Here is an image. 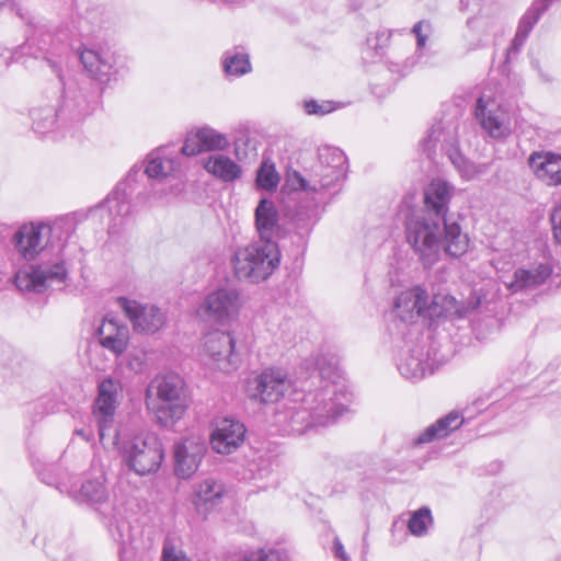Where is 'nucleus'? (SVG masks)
<instances>
[{
	"instance_id": "nucleus-42",
	"label": "nucleus",
	"mask_w": 561,
	"mask_h": 561,
	"mask_svg": "<svg viewBox=\"0 0 561 561\" xmlns=\"http://www.w3.org/2000/svg\"><path fill=\"white\" fill-rule=\"evenodd\" d=\"M467 25L480 35H488L494 26V21L485 16H474L467 21Z\"/></svg>"
},
{
	"instance_id": "nucleus-39",
	"label": "nucleus",
	"mask_w": 561,
	"mask_h": 561,
	"mask_svg": "<svg viewBox=\"0 0 561 561\" xmlns=\"http://www.w3.org/2000/svg\"><path fill=\"white\" fill-rule=\"evenodd\" d=\"M279 182V176L273 163L263 162L257 171L256 183L260 187L272 191Z\"/></svg>"
},
{
	"instance_id": "nucleus-8",
	"label": "nucleus",
	"mask_w": 561,
	"mask_h": 561,
	"mask_svg": "<svg viewBox=\"0 0 561 561\" xmlns=\"http://www.w3.org/2000/svg\"><path fill=\"white\" fill-rule=\"evenodd\" d=\"M279 262L280 252L275 241H255L239 248L231 260L236 277L250 283L265 280Z\"/></svg>"
},
{
	"instance_id": "nucleus-54",
	"label": "nucleus",
	"mask_w": 561,
	"mask_h": 561,
	"mask_svg": "<svg viewBox=\"0 0 561 561\" xmlns=\"http://www.w3.org/2000/svg\"><path fill=\"white\" fill-rule=\"evenodd\" d=\"M7 0H0V5H2Z\"/></svg>"
},
{
	"instance_id": "nucleus-35",
	"label": "nucleus",
	"mask_w": 561,
	"mask_h": 561,
	"mask_svg": "<svg viewBox=\"0 0 561 561\" xmlns=\"http://www.w3.org/2000/svg\"><path fill=\"white\" fill-rule=\"evenodd\" d=\"M30 115L33 121V129L37 134H46L55 127L57 112L53 105L34 107Z\"/></svg>"
},
{
	"instance_id": "nucleus-46",
	"label": "nucleus",
	"mask_w": 561,
	"mask_h": 561,
	"mask_svg": "<svg viewBox=\"0 0 561 561\" xmlns=\"http://www.w3.org/2000/svg\"><path fill=\"white\" fill-rule=\"evenodd\" d=\"M162 558L163 561H190L182 551L169 547L163 548Z\"/></svg>"
},
{
	"instance_id": "nucleus-17",
	"label": "nucleus",
	"mask_w": 561,
	"mask_h": 561,
	"mask_svg": "<svg viewBox=\"0 0 561 561\" xmlns=\"http://www.w3.org/2000/svg\"><path fill=\"white\" fill-rule=\"evenodd\" d=\"M204 351L222 371L237 368L239 356L236 352V341L229 332L213 331L205 336Z\"/></svg>"
},
{
	"instance_id": "nucleus-24",
	"label": "nucleus",
	"mask_w": 561,
	"mask_h": 561,
	"mask_svg": "<svg viewBox=\"0 0 561 561\" xmlns=\"http://www.w3.org/2000/svg\"><path fill=\"white\" fill-rule=\"evenodd\" d=\"M46 225H24L14 233V244L25 260H33L43 249V233L49 232Z\"/></svg>"
},
{
	"instance_id": "nucleus-16",
	"label": "nucleus",
	"mask_w": 561,
	"mask_h": 561,
	"mask_svg": "<svg viewBox=\"0 0 561 561\" xmlns=\"http://www.w3.org/2000/svg\"><path fill=\"white\" fill-rule=\"evenodd\" d=\"M476 117L482 128L494 139L505 138L511 134L507 113L491 96L482 95L478 99Z\"/></svg>"
},
{
	"instance_id": "nucleus-26",
	"label": "nucleus",
	"mask_w": 561,
	"mask_h": 561,
	"mask_svg": "<svg viewBox=\"0 0 561 561\" xmlns=\"http://www.w3.org/2000/svg\"><path fill=\"white\" fill-rule=\"evenodd\" d=\"M305 398L314 399V403L319 405L318 413L323 416H330V422L327 426H330L335 423L339 416H341L346 411L347 398L344 399L337 390L331 389L329 387H322L317 392H309Z\"/></svg>"
},
{
	"instance_id": "nucleus-48",
	"label": "nucleus",
	"mask_w": 561,
	"mask_h": 561,
	"mask_svg": "<svg viewBox=\"0 0 561 561\" xmlns=\"http://www.w3.org/2000/svg\"><path fill=\"white\" fill-rule=\"evenodd\" d=\"M333 551H334V556L336 558L341 559L342 561L350 560V558L344 549L343 543L341 542V540L337 537H335V539H334Z\"/></svg>"
},
{
	"instance_id": "nucleus-51",
	"label": "nucleus",
	"mask_w": 561,
	"mask_h": 561,
	"mask_svg": "<svg viewBox=\"0 0 561 561\" xmlns=\"http://www.w3.org/2000/svg\"><path fill=\"white\" fill-rule=\"evenodd\" d=\"M47 62H48L49 67L51 68L53 72H55L57 75V77L61 80L60 66L56 61L50 60V59H47Z\"/></svg>"
},
{
	"instance_id": "nucleus-10",
	"label": "nucleus",
	"mask_w": 561,
	"mask_h": 561,
	"mask_svg": "<svg viewBox=\"0 0 561 561\" xmlns=\"http://www.w3.org/2000/svg\"><path fill=\"white\" fill-rule=\"evenodd\" d=\"M304 398L300 403H295L284 409H278L274 414V423L288 434H305L310 428L327 427L330 416H323L317 411L320 408L314 399Z\"/></svg>"
},
{
	"instance_id": "nucleus-52",
	"label": "nucleus",
	"mask_w": 561,
	"mask_h": 561,
	"mask_svg": "<svg viewBox=\"0 0 561 561\" xmlns=\"http://www.w3.org/2000/svg\"><path fill=\"white\" fill-rule=\"evenodd\" d=\"M47 38L43 39V45L38 47L41 51L47 50L48 41L50 39V35H46Z\"/></svg>"
},
{
	"instance_id": "nucleus-11",
	"label": "nucleus",
	"mask_w": 561,
	"mask_h": 561,
	"mask_svg": "<svg viewBox=\"0 0 561 561\" xmlns=\"http://www.w3.org/2000/svg\"><path fill=\"white\" fill-rule=\"evenodd\" d=\"M122 382L111 376L102 379L98 385V397L93 405V416L98 423L100 442L105 445L107 436L113 433V422L118 407V396Z\"/></svg>"
},
{
	"instance_id": "nucleus-2",
	"label": "nucleus",
	"mask_w": 561,
	"mask_h": 561,
	"mask_svg": "<svg viewBox=\"0 0 561 561\" xmlns=\"http://www.w3.org/2000/svg\"><path fill=\"white\" fill-rule=\"evenodd\" d=\"M346 174V157L344 152L331 146L318 149V158L304 172L287 173V183L295 191H304L311 195H322L335 187Z\"/></svg>"
},
{
	"instance_id": "nucleus-36",
	"label": "nucleus",
	"mask_w": 561,
	"mask_h": 561,
	"mask_svg": "<svg viewBox=\"0 0 561 561\" xmlns=\"http://www.w3.org/2000/svg\"><path fill=\"white\" fill-rule=\"evenodd\" d=\"M224 70L228 76H243L251 71L249 56L237 50H229L222 60Z\"/></svg>"
},
{
	"instance_id": "nucleus-25",
	"label": "nucleus",
	"mask_w": 561,
	"mask_h": 561,
	"mask_svg": "<svg viewBox=\"0 0 561 561\" xmlns=\"http://www.w3.org/2000/svg\"><path fill=\"white\" fill-rule=\"evenodd\" d=\"M551 274V265L540 263L533 268H517L514 272L513 279L505 285L512 293L529 291L546 283Z\"/></svg>"
},
{
	"instance_id": "nucleus-14",
	"label": "nucleus",
	"mask_w": 561,
	"mask_h": 561,
	"mask_svg": "<svg viewBox=\"0 0 561 561\" xmlns=\"http://www.w3.org/2000/svg\"><path fill=\"white\" fill-rule=\"evenodd\" d=\"M291 381L282 369H265L248 383V396L257 403H276L289 390Z\"/></svg>"
},
{
	"instance_id": "nucleus-49",
	"label": "nucleus",
	"mask_w": 561,
	"mask_h": 561,
	"mask_svg": "<svg viewBox=\"0 0 561 561\" xmlns=\"http://www.w3.org/2000/svg\"><path fill=\"white\" fill-rule=\"evenodd\" d=\"M11 58L12 54L9 49L0 48V72L8 68Z\"/></svg>"
},
{
	"instance_id": "nucleus-41",
	"label": "nucleus",
	"mask_w": 561,
	"mask_h": 561,
	"mask_svg": "<svg viewBox=\"0 0 561 561\" xmlns=\"http://www.w3.org/2000/svg\"><path fill=\"white\" fill-rule=\"evenodd\" d=\"M302 106L308 115L317 116H323L336 110V106L332 101L318 102L316 100H307L304 102Z\"/></svg>"
},
{
	"instance_id": "nucleus-50",
	"label": "nucleus",
	"mask_w": 561,
	"mask_h": 561,
	"mask_svg": "<svg viewBox=\"0 0 561 561\" xmlns=\"http://www.w3.org/2000/svg\"><path fill=\"white\" fill-rule=\"evenodd\" d=\"M75 434L80 436L85 442H90L92 438V432L90 430H84V428L76 430Z\"/></svg>"
},
{
	"instance_id": "nucleus-43",
	"label": "nucleus",
	"mask_w": 561,
	"mask_h": 561,
	"mask_svg": "<svg viewBox=\"0 0 561 561\" xmlns=\"http://www.w3.org/2000/svg\"><path fill=\"white\" fill-rule=\"evenodd\" d=\"M202 144L197 138V131H192L186 136V139L181 148V153L187 157L196 156L203 152Z\"/></svg>"
},
{
	"instance_id": "nucleus-22",
	"label": "nucleus",
	"mask_w": 561,
	"mask_h": 561,
	"mask_svg": "<svg viewBox=\"0 0 561 561\" xmlns=\"http://www.w3.org/2000/svg\"><path fill=\"white\" fill-rule=\"evenodd\" d=\"M528 165L536 178L546 185H561V154L535 151L528 158Z\"/></svg>"
},
{
	"instance_id": "nucleus-38",
	"label": "nucleus",
	"mask_w": 561,
	"mask_h": 561,
	"mask_svg": "<svg viewBox=\"0 0 561 561\" xmlns=\"http://www.w3.org/2000/svg\"><path fill=\"white\" fill-rule=\"evenodd\" d=\"M433 522L431 510L421 507L415 511L409 519L408 528L414 536H423L427 531L428 525Z\"/></svg>"
},
{
	"instance_id": "nucleus-53",
	"label": "nucleus",
	"mask_w": 561,
	"mask_h": 561,
	"mask_svg": "<svg viewBox=\"0 0 561 561\" xmlns=\"http://www.w3.org/2000/svg\"><path fill=\"white\" fill-rule=\"evenodd\" d=\"M35 41H36V38L34 36L27 38V43H28L30 46L34 45Z\"/></svg>"
},
{
	"instance_id": "nucleus-20",
	"label": "nucleus",
	"mask_w": 561,
	"mask_h": 561,
	"mask_svg": "<svg viewBox=\"0 0 561 561\" xmlns=\"http://www.w3.org/2000/svg\"><path fill=\"white\" fill-rule=\"evenodd\" d=\"M245 427L239 421L224 417L216 422L210 436L213 449L222 455L233 453L244 440Z\"/></svg>"
},
{
	"instance_id": "nucleus-28",
	"label": "nucleus",
	"mask_w": 561,
	"mask_h": 561,
	"mask_svg": "<svg viewBox=\"0 0 561 561\" xmlns=\"http://www.w3.org/2000/svg\"><path fill=\"white\" fill-rule=\"evenodd\" d=\"M80 60L85 70L100 81L108 80L113 73L115 57L111 51H96L83 49L80 53Z\"/></svg>"
},
{
	"instance_id": "nucleus-6",
	"label": "nucleus",
	"mask_w": 561,
	"mask_h": 561,
	"mask_svg": "<svg viewBox=\"0 0 561 561\" xmlns=\"http://www.w3.org/2000/svg\"><path fill=\"white\" fill-rule=\"evenodd\" d=\"M405 239L425 267L435 264L445 249L443 221L425 211H412L405 218Z\"/></svg>"
},
{
	"instance_id": "nucleus-13",
	"label": "nucleus",
	"mask_w": 561,
	"mask_h": 561,
	"mask_svg": "<svg viewBox=\"0 0 561 561\" xmlns=\"http://www.w3.org/2000/svg\"><path fill=\"white\" fill-rule=\"evenodd\" d=\"M67 275L62 260L51 266L32 265L28 268L19 270L14 275V284L22 293L42 294L55 284H64Z\"/></svg>"
},
{
	"instance_id": "nucleus-40",
	"label": "nucleus",
	"mask_w": 561,
	"mask_h": 561,
	"mask_svg": "<svg viewBox=\"0 0 561 561\" xmlns=\"http://www.w3.org/2000/svg\"><path fill=\"white\" fill-rule=\"evenodd\" d=\"M411 32L416 38V48L420 50L426 46L427 39L433 33V26L430 21L422 20L414 24Z\"/></svg>"
},
{
	"instance_id": "nucleus-31",
	"label": "nucleus",
	"mask_w": 561,
	"mask_h": 561,
	"mask_svg": "<svg viewBox=\"0 0 561 561\" xmlns=\"http://www.w3.org/2000/svg\"><path fill=\"white\" fill-rule=\"evenodd\" d=\"M181 162L178 156L165 157L162 151L151 152L146 160L145 173L150 179L162 180L180 170Z\"/></svg>"
},
{
	"instance_id": "nucleus-34",
	"label": "nucleus",
	"mask_w": 561,
	"mask_h": 561,
	"mask_svg": "<svg viewBox=\"0 0 561 561\" xmlns=\"http://www.w3.org/2000/svg\"><path fill=\"white\" fill-rule=\"evenodd\" d=\"M106 205L111 216H113L114 224L110 226V230L122 225L123 218L130 214V203L127 201L126 194L121 191L113 192L106 199Z\"/></svg>"
},
{
	"instance_id": "nucleus-29",
	"label": "nucleus",
	"mask_w": 561,
	"mask_h": 561,
	"mask_svg": "<svg viewBox=\"0 0 561 561\" xmlns=\"http://www.w3.org/2000/svg\"><path fill=\"white\" fill-rule=\"evenodd\" d=\"M550 8L545 0H534L527 11L519 19L515 36L512 41V48L519 50L526 43L534 26L538 23L542 14Z\"/></svg>"
},
{
	"instance_id": "nucleus-3",
	"label": "nucleus",
	"mask_w": 561,
	"mask_h": 561,
	"mask_svg": "<svg viewBox=\"0 0 561 561\" xmlns=\"http://www.w3.org/2000/svg\"><path fill=\"white\" fill-rule=\"evenodd\" d=\"M107 437L118 448L125 466L138 476L153 473L160 468L164 449L157 434L140 432L127 437L123 432L114 430Z\"/></svg>"
},
{
	"instance_id": "nucleus-33",
	"label": "nucleus",
	"mask_w": 561,
	"mask_h": 561,
	"mask_svg": "<svg viewBox=\"0 0 561 561\" xmlns=\"http://www.w3.org/2000/svg\"><path fill=\"white\" fill-rule=\"evenodd\" d=\"M314 365V373H317V377L327 382L324 387H329L331 389L335 388L337 393L346 399V392L336 381L340 378L337 357L333 354H322L316 358Z\"/></svg>"
},
{
	"instance_id": "nucleus-1",
	"label": "nucleus",
	"mask_w": 561,
	"mask_h": 561,
	"mask_svg": "<svg viewBox=\"0 0 561 561\" xmlns=\"http://www.w3.org/2000/svg\"><path fill=\"white\" fill-rule=\"evenodd\" d=\"M466 313L467 308L449 294L437 293L430 299L425 289L413 286L396 298L389 332L403 340L408 334L413 340L423 336L425 320H455L463 318Z\"/></svg>"
},
{
	"instance_id": "nucleus-32",
	"label": "nucleus",
	"mask_w": 561,
	"mask_h": 561,
	"mask_svg": "<svg viewBox=\"0 0 561 561\" xmlns=\"http://www.w3.org/2000/svg\"><path fill=\"white\" fill-rule=\"evenodd\" d=\"M204 169L224 182H233L242 175L240 165L225 154L208 157L204 161Z\"/></svg>"
},
{
	"instance_id": "nucleus-7",
	"label": "nucleus",
	"mask_w": 561,
	"mask_h": 561,
	"mask_svg": "<svg viewBox=\"0 0 561 561\" xmlns=\"http://www.w3.org/2000/svg\"><path fill=\"white\" fill-rule=\"evenodd\" d=\"M423 152L434 158L438 152L445 153L460 175L471 180L483 172L482 167L468 161L458 150V123L442 119L431 127L421 142Z\"/></svg>"
},
{
	"instance_id": "nucleus-30",
	"label": "nucleus",
	"mask_w": 561,
	"mask_h": 561,
	"mask_svg": "<svg viewBox=\"0 0 561 561\" xmlns=\"http://www.w3.org/2000/svg\"><path fill=\"white\" fill-rule=\"evenodd\" d=\"M463 419L457 411H451L447 415L438 419L435 423L427 426L415 439L414 445L420 446L448 436L451 432L459 428Z\"/></svg>"
},
{
	"instance_id": "nucleus-9",
	"label": "nucleus",
	"mask_w": 561,
	"mask_h": 561,
	"mask_svg": "<svg viewBox=\"0 0 561 561\" xmlns=\"http://www.w3.org/2000/svg\"><path fill=\"white\" fill-rule=\"evenodd\" d=\"M243 307L240 290L233 286H221L205 296L197 308V314L221 325L234 321Z\"/></svg>"
},
{
	"instance_id": "nucleus-5",
	"label": "nucleus",
	"mask_w": 561,
	"mask_h": 561,
	"mask_svg": "<svg viewBox=\"0 0 561 561\" xmlns=\"http://www.w3.org/2000/svg\"><path fill=\"white\" fill-rule=\"evenodd\" d=\"M453 187L445 181L433 180L424 190V209L427 216H432L443 221L445 231V253L453 257L465 254L468 250L469 239L462 232L461 227L456 221H449L446 218L448 204L451 198Z\"/></svg>"
},
{
	"instance_id": "nucleus-21",
	"label": "nucleus",
	"mask_w": 561,
	"mask_h": 561,
	"mask_svg": "<svg viewBox=\"0 0 561 561\" xmlns=\"http://www.w3.org/2000/svg\"><path fill=\"white\" fill-rule=\"evenodd\" d=\"M100 344L115 355L123 354L129 342V329L112 314L104 317L98 329Z\"/></svg>"
},
{
	"instance_id": "nucleus-18",
	"label": "nucleus",
	"mask_w": 561,
	"mask_h": 561,
	"mask_svg": "<svg viewBox=\"0 0 561 561\" xmlns=\"http://www.w3.org/2000/svg\"><path fill=\"white\" fill-rule=\"evenodd\" d=\"M207 450L204 438L192 435L183 438L174 446L175 473L178 477L190 478L197 469Z\"/></svg>"
},
{
	"instance_id": "nucleus-19",
	"label": "nucleus",
	"mask_w": 561,
	"mask_h": 561,
	"mask_svg": "<svg viewBox=\"0 0 561 561\" xmlns=\"http://www.w3.org/2000/svg\"><path fill=\"white\" fill-rule=\"evenodd\" d=\"M57 489L60 493H66L77 504H85L96 511L108 506L110 493L103 478L89 479L80 485L59 484Z\"/></svg>"
},
{
	"instance_id": "nucleus-47",
	"label": "nucleus",
	"mask_w": 561,
	"mask_h": 561,
	"mask_svg": "<svg viewBox=\"0 0 561 561\" xmlns=\"http://www.w3.org/2000/svg\"><path fill=\"white\" fill-rule=\"evenodd\" d=\"M79 99L80 100L76 104H72V102L68 100V98H66L64 102V106L69 111L73 112V117H81L85 114V111L82 106V104L84 103V99L81 95L79 96Z\"/></svg>"
},
{
	"instance_id": "nucleus-44",
	"label": "nucleus",
	"mask_w": 561,
	"mask_h": 561,
	"mask_svg": "<svg viewBox=\"0 0 561 561\" xmlns=\"http://www.w3.org/2000/svg\"><path fill=\"white\" fill-rule=\"evenodd\" d=\"M553 238L557 243L561 244V203L557 204L550 215Z\"/></svg>"
},
{
	"instance_id": "nucleus-45",
	"label": "nucleus",
	"mask_w": 561,
	"mask_h": 561,
	"mask_svg": "<svg viewBox=\"0 0 561 561\" xmlns=\"http://www.w3.org/2000/svg\"><path fill=\"white\" fill-rule=\"evenodd\" d=\"M243 561H283L282 553L277 550H260Z\"/></svg>"
},
{
	"instance_id": "nucleus-4",
	"label": "nucleus",
	"mask_w": 561,
	"mask_h": 561,
	"mask_svg": "<svg viewBox=\"0 0 561 561\" xmlns=\"http://www.w3.org/2000/svg\"><path fill=\"white\" fill-rule=\"evenodd\" d=\"M185 381L175 374L156 376L147 389V407L162 426L180 420L186 410Z\"/></svg>"
},
{
	"instance_id": "nucleus-12",
	"label": "nucleus",
	"mask_w": 561,
	"mask_h": 561,
	"mask_svg": "<svg viewBox=\"0 0 561 561\" xmlns=\"http://www.w3.org/2000/svg\"><path fill=\"white\" fill-rule=\"evenodd\" d=\"M393 342L398 344L399 353L397 358V367L402 377L409 380H420L427 371H431L428 362V353L424 350L422 336L411 339L405 335L404 340L391 335Z\"/></svg>"
},
{
	"instance_id": "nucleus-23",
	"label": "nucleus",
	"mask_w": 561,
	"mask_h": 561,
	"mask_svg": "<svg viewBox=\"0 0 561 561\" xmlns=\"http://www.w3.org/2000/svg\"><path fill=\"white\" fill-rule=\"evenodd\" d=\"M225 492L224 483L214 478H207L195 484L193 490V504L197 513L207 516L221 503Z\"/></svg>"
},
{
	"instance_id": "nucleus-37",
	"label": "nucleus",
	"mask_w": 561,
	"mask_h": 561,
	"mask_svg": "<svg viewBox=\"0 0 561 561\" xmlns=\"http://www.w3.org/2000/svg\"><path fill=\"white\" fill-rule=\"evenodd\" d=\"M196 131L204 151L225 150L229 146L227 136L211 127L204 126Z\"/></svg>"
},
{
	"instance_id": "nucleus-27",
	"label": "nucleus",
	"mask_w": 561,
	"mask_h": 561,
	"mask_svg": "<svg viewBox=\"0 0 561 561\" xmlns=\"http://www.w3.org/2000/svg\"><path fill=\"white\" fill-rule=\"evenodd\" d=\"M255 228L260 236L259 241H274L277 234L278 226V211L274 203L267 198H262L254 213Z\"/></svg>"
},
{
	"instance_id": "nucleus-15",
	"label": "nucleus",
	"mask_w": 561,
	"mask_h": 561,
	"mask_svg": "<svg viewBox=\"0 0 561 561\" xmlns=\"http://www.w3.org/2000/svg\"><path fill=\"white\" fill-rule=\"evenodd\" d=\"M117 305L138 333L153 334L165 323V313L153 305H141L126 297H119Z\"/></svg>"
}]
</instances>
